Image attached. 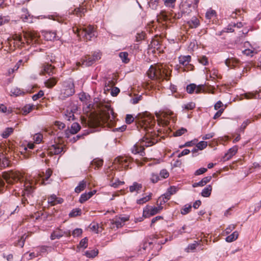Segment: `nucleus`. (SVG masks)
I'll list each match as a JSON object with an SVG mask.
<instances>
[{
    "instance_id": "nucleus-1",
    "label": "nucleus",
    "mask_w": 261,
    "mask_h": 261,
    "mask_svg": "<svg viewBox=\"0 0 261 261\" xmlns=\"http://www.w3.org/2000/svg\"><path fill=\"white\" fill-rule=\"evenodd\" d=\"M154 142L147 136L141 139L138 142L135 144L132 149V151L134 154H139L141 156L145 155L144 151L145 147H149L154 144Z\"/></svg>"
},
{
    "instance_id": "nucleus-2",
    "label": "nucleus",
    "mask_w": 261,
    "mask_h": 261,
    "mask_svg": "<svg viewBox=\"0 0 261 261\" xmlns=\"http://www.w3.org/2000/svg\"><path fill=\"white\" fill-rule=\"evenodd\" d=\"M171 71H168L166 69L162 70L159 68H157L153 65H151L147 71L148 76L151 80L164 79L168 80Z\"/></svg>"
},
{
    "instance_id": "nucleus-3",
    "label": "nucleus",
    "mask_w": 261,
    "mask_h": 261,
    "mask_svg": "<svg viewBox=\"0 0 261 261\" xmlns=\"http://www.w3.org/2000/svg\"><path fill=\"white\" fill-rule=\"evenodd\" d=\"M167 241L166 239L164 241H159L158 243L144 242L141 243L137 248V253L142 254L147 251L150 252V250L153 248H155L158 251L161 248V245L164 244Z\"/></svg>"
},
{
    "instance_id": "nucleus-4",
    "label": "nucleus",
    "mask_w": 261,
    "mask_h": 261,
    "mask_svg": "<svg viewBox=\"0 0 261 261\" xmlns=\"http://www.w3.org/2000/svg\"><path fill=\"white\" fill-rule=\"evenodd\" d=\"M101 55V53L99 51H95L92 56H88L82 59L80 61L77 62L76 65L78 66H90L96 61L100 59Z\"/></svg>"
},
{
    "instance_id": "nucleus-5",
    "label": "nucleus",
    "mask_w": 261,
    "mask_h": 261,
    "mask_svg": "<svg viewBox=\"0 0 261 261\" xmlns=\"http://www.w3.org/2000/svg\"><path fill=\"white\" fill-rule=\"evenodd\" d=\"M75 92L73 80L69 78L64 81L61 89V94L64 97H68L72 95Z\"/></svg>"
},
{
    "instance_id": "nucleus-6",
    "label": "nucleus",
    "mask_w": 261,
    "mask_h": 261,
    "mask_svg": "<svg viewBox=\"0 0 261 261\" xmlns=\"http://www.w3.org/2000/svg\"><path fill=\"white\" fill-rule=\"evenodd\" d=\"M77 35L79 37L82 36L86 40H91L93 37H96V32L94 28L89 25L87 28L77 29Z\"/></svg>"
},
{
    "instance_id": "nucleus-7",
    "label": "nucleus",
    "mask_w": 261,
    "mask_h": 261,
    "mask_svg": "<svg viewBox=\"0 0 261 261\" xmlns=\"http://www.w3.org/2000/svg\"><path fill=\"white\" fill-rule=\"evenodd\" d=\"M3 178L8 184L12 185L15 182L21 180V175L19 172L10 171L4 172L3 173Z\"/></svg>"
},
{
    "instance_id": "nucleus-8",
    "label": "nucleus",
    "mask_w": 261,
    "mask_h": 261,
    "mask_svg": "<svg viewBox=\"0 0 261 261\" xmlns=\"http://www.w3.org/2000/svg\"><path fill=\"white\" fill-rule=\"evenodd\" d=\"M162 209L163 207L161 205L157 207L146 205L143 209V216L147 218L151 216H153L159 213Z\"/></svg>"
},
{
    "instance_id": "nucleus-9",
    "label": "nucleus",
    "mask_w": 261,
    "mask_h": 261,
    "mask_svg": "<svg viewBox=\"0 0 261 261\" xmlns=\"http://www.w3.org/2000/svg\"><path fill=\"white\" fill-rule=\"evenodd\" d=\"M142 121L145 125L148 126L153 125L155 123L154 117L150 113L145 112L144 113L140 115Z\"/></svg>"
},
{
    "instance_id": "nucleus-10",
    "label": "nucleus",
    "mask_w": 261,
    "mask_h": 261,
    "mask_svg": "<svg viewBox=\"0 0 261 261\" xmlns=\"http://www.w3.org/2000/svg\"><path fill=\"white\" fill-rule=\"evenodd\" d=\"M102 119L105 121H112L115 118L114 112L113 109L108 106L106 108V110L101 112Z\"/></svg>"
},
{
    "instance_id": "nucleus-11",
    "label": "nucleus",
    "mask_w": 261,
    "mask_h": 261,
    "mask_svg": "<svg viewBox=\"0 0 261 261\" xmlns=\"http://www.w3.org/2000/svg\"><path fill=\"white\" fill-rule=\"evenodd\" d=\"M129 217L128 216L124 217L116 216L113 220L112 224L114 225L117 228H121L124 225L125 222L129 220Z\"/></svg>"
},
{
    "instance_id": "nucleus-12",
    "label": "nucleus",
    "mask_w": 261,
    "mask_h": 261,
    "mask_svg": "<svg viewBox=\"0 0 261 261\" xmlns=\"http://www.w3.org/2000/svg\"><path fill=\"white\" fill-rule=\"evenodd\" d=\"M44 38L47 41H55L60 39V37L59 36L55 31H46L43 32Z\"/></svg>"
},
{
    "instance_id": "nucleus-13",
    "label": "nucleus",
    "mask_w": 261,
    "mask_h": 261,
    "mask_svg": "<svg viewBox=\"0 0 261 261\" xmlns=\"http://www.w3.org/2000/svg\"><path fill=\"white\" fill-rule=\"evenodd\" d=\"M41 72L43 75L46 74L51 76L55 73V68L51 64H45L43 65Z\"/></svg>"
},
{
    "instance_id": "nucleus-14",
    "label": "nucleus",
    "mask_w": 261,
    "mask_h": 261,
    "mask_svg": "<svg viewBox=\"0 0 261 261\" xmlns=\"http://www.w3.org/2000/svg\"><path fill=\"white\" fill-rule=\"evenodd\" d=\"M21 19L23 21L29 23L33 22V16L29 13L27 8H22L21 9Z\"/></svg>"
},
{
    "instance_id": "nucleus-15",
    "label": "nucleus",
    "mask_w": 261,
    "mask_h": 261,
    "mask_svg": "<svg viewBox=\"0 0 261 261\" xmlns=\"http://www.w3.org/2000/svg\"><path fill=\"white\" fill-rule=\"evenodd\" d=\"M53 248L51 246L42 245L37 247L35 251L37 252L39 256H42L51 252Z\"/></svg>"
},
{
    "instance_id": "nucleus-16",
    "label": "nucleus",
    "mask_w": 261,
    "mask_h": 261,
    "mask_svg": "<svg viewBox=\"0 0 261 261\" xmlns=\"http://www.w3.org/2000/svg\"><path fill=\"white\" fill-rule=\"evenodd\" d=\"M87 10L84 7H78L74 9V10H69L66 13L68 15H76L77 17H82L86 12Z\"/></svg>"
},
{
    "instance_id": "nucleus-17",
    "label": "nucleus",
    "mask_w": 261,
    "mask_h": 261,
    "mask_svg": "<svg viewBox=\"0 0 261 261\" xmlns=\"http://www.w3.org/2000/svg\"><path fill=\"white\" fill-rule=\"evenodd\" d=\"M23 195L27 196L31 195L35 189L32 182H25L23 185Z\"/></svg>"
},
{
    "instance_id": "nucleus-18",
    "label": "nucleus",
    "mask_w": 261,
    "mask_h": 261,
    "mask_svg": "<svg viewBox=\"0 0 261 261\" xmlns=\"http://www.w3.org/2000/svg\"><path fill=\"white\" fill-rule=\"evenodd\" d=\"M65 234V232L61 230L59 227L57 228L50 234V238L51 240L56 239H59Z\"/></svg>"
},
{
    "instance_id": "nucleus-19",
    "label": "nucleus",
    "mask_w": 261,
    "mask_h": 261,
    "mask_svg": "<svg viewBox=\"0 0 261 261\" xmlns=\"http://www.w3.org/2000/svg\"><path fill=\"white\" fill-rule=\"evenodd\" d=\"M203 87V85H199L196 87V85L194 84H190L187 86V92L189 94H192L195 90L196 93H199L201 89Z\"/></svg>"
},
{
    "instance_id": "nucleus-20",
    "label": "nucleus",
    "mask_w": 261,
    "mask_h": 261,
    "mask_svg": "<svg viewBox=\"0 0 261 261\" xmlns=\"http://www.w3.org/2000/svg\"><path fill=\"white\" fill-rule=\"evenodd\" d=\"M48 150L50 154L58 155L63 151V149L59 145L54 144L49 147Z\"/></svg>"
},
{
    "instance_id": "nucleus-21",
    "label": "nucleus",
    "mask_w": 261,
    "mask_h": 261,
    "mask_svg": "<svg viewBox=\"0 0 261 261\" xmlns=\"http://www.w3.org/2000/svg\"><path fill=\"white\" fill-rule=\"evenodd\" d=\"M187 23L191 28H196L200 25L199 19L195 16H193L191 19L187 21Z\"/></svg>"
},
{
    "instance_id": "nucleus-22",
    "label": "nucleus",
    "mask_w": 261,
    "mask_h": 261,
    "mask_svg": "<svg viewBox=\"0 0 261 261\" xmlns=\"http://www.w3.org/2000/svg\"><path fill=\"white\" fill-rule=\"evenodd\" d=\"M142 188V184L136 181L134 182L132 185L129 186V190L131 193L136 192L137 193H139Z\"/></svg>"
},
{
    "instance_id": "nucleus-23",
    "label": "nucleus",
    "mask_w": 261,
    "mask_h": 261,
    "mask_svg": "<svg viewBox=\"0 0 261 261\" xmlns=\"http://www.w3.org/2000/svg\"><path fill=\"white\" fill-rule=\"evenodd\" d=\"M245 97L247 99H261V91H255L254 92L246 93Z\"/></svg>"
},
{
    "instance_id": "nucleus-24",
    "label": "nucleus",
    "mask_w": 261,
    "mask_h": 261,
    "mask_svg": "<svg viewBox=\"0 0 261 261\" xmlns=\"http://www.w3.org/2000/svg\"><path fill=\"white\" fill-rule=\"evenodd\" d=\"M10 161L3 153H0V166L3 168L9 167Z\"/></svg>"
},
{
    "instance_id": "nucleus-25",
    "label": "nucleus",
    "mask_w": 261,
    "mask_h": 261,
    "mask_svg": "<svg viewBox=\"0 0 261 261\" xmlns=\"http://www.w3.org/2000/svg\"><path fill=\"white\" fill-rule=\"evenodd\" d=\"M191 57L189 55L180 56L178 58L179 62L183 66H187L191 61Z\"/></svg>"
},
{
    "instance_id": "nucleus-26",
    "label": "nucleus",
    "mask_w": 261,
    "mask_h": 261,
    "mask_svg": "<svg viewBox=\"0 0 261 261\" xmlns=\"http://www.w3.org/2000/svg\"><path fill=\"white\" fill-rule=\"evenodd\" d=\"M27 237V236H26L25 234H23L21 237H18L17 240L13 243L14 245L22 248L24 246Z\"/></svg>"
},
{
    "instance_id": "nucleus-27",
    "label": "nucleus",
    "mask_w": 261,
    "mask_h": 261,
    "mask_svg": "<svg viewBox=\"0 0 261 261\" xmlns=\"http://www.w3.org/2000/svg\"><path fill=\"white\" fill-rule=\"evenodd\" d=\"M212 191V187L211 185L206 186L201 191V196L203 197H208Z\"/></svg>"
},
{
    "instance_id": "nucleus-28",
    "label": "nucleus",
    "mask_w": 261,
    "mask_h": 261,
    "mask_svg": "<svg viewBox=\"0 0 261 261\" xmlns=\"http://www.w3.org/2000/svg\"><path fill=\"white\" fill-rule=\"evenodd\" d=\"M238 149V147L237 145L233 146L232 147L229 149L227 152L225 153V156H226L227 159H229L232 156L236 154L237 152Z\"/></svg>"
},
{
    "instance_id": "nucleus-29",
    "label": "nucleus",
    "mask_w": 261,
    "mask_h": 261,
    "mask_svg": "<svg viewBox=\"0 0 261 261\" xmlns=\"http://www.w3.org/2000/svg\"><path fill=\"white\" fill-rule=\"evenodd\" d=\"M98 254V250L97 249H94L91 250H87L85 252L84 255L88 258H94Z\"/></svg>"
},
{
    "instance_id": "nucleus-30",
    "label": "nucleus",
    "mask_w": 261,
    "mask_h": 261,
    "mask_svg": "<svg viewBox=\"0 0 261 261\" xmlns=\"http://www.w3.org/2000/svg\"><path fill=\"white\" fill-rule=\"evenodd\" d=\"M86 187V182L83 180L81 181L78 185L75 188L74 191L75 193H79L83 191Z\"/></svg>"
},
{
    "instance_id": "nucleus-31",
    "label": "nucleus",
    "mask_w": 261,
    "mask_h": 261,
    "mask_svg": "<svg viewBox=\"0 0 261 261\" xmlns=\"http://www.w3.org/2000/svg\"><path fill=\"white\" fill-rule=\"evenodd\" d=\"M103 163V161L102 159H95L91 162V165L92 167H94L95 169L96 168H99L102 166Z\"/></svg>"
},
{
    "instance_id": "nucleus-32",
    "label": "nucleus",
    "mask_w": 261,
    "mask_h": 261,
    "mask_svg": "<svg viewBox=\"0 0 261 261\" xmlns=\"http://www.w3.org/2000/svg\"><path fill=\"white\" fill-rule=\"evenodd\" d=\"M238 236H239L238 232L237 231H235L231 234L225 238V241L227 242H229V243L232 242L237 239V238H238Z\"/></svg>"
},
{
    "instance_id": "nucleus-33",
    "label": "nucleus",
    "mask_w": 261,
    "mask_h": 261,
    "mask_svg": "<svg viewBox=\"0 0 261 261\" xmlns=\"http://www.w3.org/2000/svg\"><path fill=\"white\" fill-rule=\"evenodd\" d=\"M57 80L54 77H50L44 82L45 85L47 88H52L57 84Z\"/></svg>"
},
{
    "instance_id": "nucleus-34",
    "label": "nucleus",
    "mask_w": 261,
    "mask_h": 261,
    "mask_svg": "<svg viewBox=\"0 0 261 261\" xmlns=\"http://www.w3.org/2000/svg\"><path fill=\"white\" fill-rule=\"evenodd\" d=\"M152 193H149L148 195L143 197L137 200V203L138 204H143L148 201L151 198Z\"/></svg>"
},
{
    "instance_id": "nucleus-35",
    "label": "nucleus",
    "mask_w": 261,
    "mask_h": 261,
    "mask_svg": "<svg viewBox=\"0 0 261 261\" xmlns=\"http://www.w3.org/2000/svg\"><path fill=\"white\" fill-rule=\"evenodd\" d=\"M11 96H18L19 95H21L22 94H23L24 93V92L21 90L20 89L15 87L13 88L11 90Z\"/></svg>"
},
{
    "instance_id": "nucleus-36",
    "label": "nucleus",
    "mask_w": 261,
    "mask_h": 261,
    "mask_svg": "<svg viewBox=\"0 0 261 261\" xmlns=\"http://www.w3.org/2000/svg\"><path fill=\"white\" fill-rule=\"evenodd\" d=\"M81 129V126L79 123L74 122L71 126L70 133L72 134H76Z\"/></svg>"
},
{
    "instance_id": "nucleus-37",
    "label": "nucleus",
    "mask_w": 261,
    "mask_h": 261,
    "mask_svg": "<svg viewBox=\"0 0 261 261\" xmlns=\"http://www.w3.org/2000/svg\"><path fill=\"white\" fill-rule=\"evenodd\" d=\"M128 54L127 52H121L119 54V57L122 60V62L124 63H127L129 61V59L128 58Z\"/></svg>"
},
{
    "instance_id": "nucleus-38",
    "label": "nucleus",
    "mask_w": 261,
    "mask_h": 261,
    "mask_svg": "<svg viewBox=\"0 0 261 261\" xmlns=\"http://www.w3.org/2000/svg\"><path fill=\"white\" fill-rule=\"evenodd\" d=\"M12 127H7L2 133V136L3 138H7L13 132Z\"/></svg>"
},
{
    "instance_id": "nucleus-39",
    "label": "nucleus",
    "mask_w": 261,
    "mask_h": 261,
    "mask_svg": "<svg viewBox=\"0 0 261 261\" xmlns=\"http://www.w3.org/2000/svg\"><path fill=\"white\" fill-rule=\"evenodd\" d=\"M88 239L87 237L83 238L80 242L77 247L80 248H83V249L87 248L88 247Z\"/></svg>"
},
{
    "instance_id": "nucleus-40",
    "label": "nucleus",
    "mask_w": 261,
    "mask_h": 261,
    "mask_svg": "<svg viewBox=\"0 0 261 261\" xmlns=\"http://www.w3.org/2000/svg\"><path fill=\"white\" fill-rule=\"evenodd\" d=\"M191 204H187L184 206V207L181 210L180 212L182 215H186L188 214L191 210Z\"/></svg>"
},
{
    "instance_id": "nucleus-41",
    "label": "nucleus",
    "mask_w": 261,
    "mask_h": 261,
    "mask_svg": "<svg viewBox=\"0 0 261 261\" xmlns=\"http://www.w3.org/2000/svg\"><path fill=\"white\" fill-rule=\"evenodd\" d=\"M198 245L199 244L198 242L194 241L193 243L189 244L186 250H187V252H193L198 246Z\"/></svg>"
},
{
    "instance_id": "nucleus-42",
    "label": "nucleus",
    "mask_w": 261,
    "mask_h": 261,
    "mask_svg": "<svg viewBox=\"0 0 261 261\" xmlns=\"http://www.w3.org/2000/svg\"><path fill=\"white\" fill-rule=\"evenodd\" d=\"M64 118L68 121L73 120L74 119V115L73 112L72 111L70 112L67 111L64 115Z\"/></svg>"
},
{
    "instance_id": "nucleus-43",
    "label": "nucleus",
    "mask_w": 261,
    "mask_h": 261,
    "mask_svg": "<svg viewBox=\"0 0 261 261\" xmlns=\"http://www.w3.org/2000/svg\"><path fill=\"white\" fill-rule=\"evenodd\" d=\"M195 107V104L193 102H189L182 106V108L187 110H193Z\"/></svg>"
},
{
    "instance_id": "nucleus-44",
    "label": "nucleus",
    "mask_w": 261,
    "mask_h": 261,
    "mask_svg": "<svg viewBox=\"0 0 261 261\" xmlns=\"http://www.w3.org/2000/svg\"><path fill=\"white\" fill-rule=\"evenodd\" d=\"M56 195L55 194H52L50 195L47 200V203L50 206H54L56 205Z\"/></svg>"
},
{
    "instance_id": "nucleus-45",
    "label": "nucleus",
    "mask_w": 261,
    "mask_h": 261,
    "mask_svg": "<svg viewBox=\"0 0 261 261\" xmlns=\"http://www.w3.org/2000/svg\"><path fill=\"white\" fill-rule=\"evenodd\" d=\"M81 214V210L80 208H75L73 209L69 214V216L70 217H74L79 215H80Z\"/></svg>"
},
{
    "instance_id": "nucleus-46",
    "label": "nucleus",
    "mask_w": 261,
    "mask_h": 261,
    "mask_svg": "<svg viewBox=\"0 0 261 261\" xmlns=\"http://www.w3.org/2000/svg\"><path fill=\"white\" fill-rule=\"evenodd\" d=\"M43 139V135L41 133H36L34 136V140L36 144L41 142Z\"/></svg>"
},
{
    "instance_id": "nucleus-47",
    "label": "nucleus",
    "mask_w": 261,
    "mask_h": 261,
    "mask_svg": "<svg viewBox=\"0 0 261 261\" xmlns=\"http://www.w3.org/2000/svg\"><path fill=\"white\" fill-rule=\"evenodd\" d=\"M10 20L9 16H3L0 15V26L8 23Z\"/></svg>"
},
{
    "instance_id": "nucleus-48",
    "label": "nucleus",
    "mask_w": 261,
    "mask_h": 261,
    "mask_svg": "<svg viewBox=\"0 0 261 261\" xmlns=\"http://www.w3.org/2000/svg\"><path fill=\"white\" fill-rule=\"evenodd\" d=\"M207 146V142L204 141H201L198 142L196 147H197L200 150H202L206 147Z\"/></svg>"
},
{
    "instance_id": "nucleus-49",
    "label": "nucleus",
    "mask_w": 261,
    "mask_h": 261,
    "mask_svg": "<svg viewBox=\"0 0 261 261\" xmlns=\"http://www.w3.org/2000/svg\"><path fill=\"white\" fill-rule=\"evenodd\" d=\"M160 180V175H159L157 173H152L151 174L150 181L152 183H153V184L156 183Z\"/></svg>"
},
{
    "instance_id": "nucleus-50",
    "label": "nucleus",
    "mask_w": 261,
    "mask_h": 261,
    "mask_svg": "<svg viewBox=\"0 0 261 261\" xmlns=\"http://www.w3.org/2000/svg\"><path fill=\"white\" fill-rule=\"evenodd\" d=\"M216 13L215 10L210 9L206 12L205 14V17L207 19H211L216 16Z\"/></svg>"
},
{
    "instance_id": "nucleus-51",
    "label": "nucleus",
    "mask_w": 261,
    "mask_h": 261,
    "mask_svg": "<svg viewBox=\"0 0 261 261\" xmlns=\"http://www.w3.org/2000/svg\"><path fill=\"white\" fill-rule=\"evenodd\" d=\"M187 132L186 128L184 127H181L178 129H177L175 132L174 133V136L175 137H179L182 135L184 134L186 132Z\"/></svg>"
},
{
    "instance_id": "nucleus-52",
    "label": "nucleus",
    "mask_w": 261,
    "mask_h": 261,
    "mask_svg": "<svg viewBox=\"0 0 261 261\" xmlns=\"http://www.w3.org/2000/svg\"><path fill=\"white\" fill-rule=\"evenodd\" d=\"M179 190V188L174 186H172L169 187L167 191L169 193V194H171V195L175 194Z\"/></svg>"
},
{
    "instance_id": "nucleus-53",
    "label": "nucleus",
    "mask_w": 261,
    "mask_h": 261,
    "mask_svg": "<svg viewBox=\"0 0 261 261\" xmlns=\"http://www.w3.org/2000/svg\"><path fill=\"white\" fill-rule=\"evenodd\" d=\"M199 62L203 65L206 66L208 64V59L206 56H201L198 58Z\"/></svg>"
},
{
    "instance_id": "nucleus-54",
    "label": "nucleus",
    "mask_w": 261,
    "mask_h": 261,
    "mask_svg": "<svg viewBox=\"0 0 261 261\" xmlns=\"http://www.w3.org/2000/svg\"><path fill=\"white\" fill-rule=\"evenodd\" d=\"M159 0H150L148 2L149 7L152 9H156L158 7Z\"/></svg>"
},
{
    "instance_id": "nucleus-55",
    "label": "nucleus",
    "mask_w": 261,
    "mask_h": 261,
    "mask_svg": "<svg viewBox=\"0 0 261 261\" xmlns=\"http://www.w3.org/2000/svg\"><path fill=\"white\" fill-rule=\"evenodd\" d=\"M155 115L156 117L158 119L159 121H162V117L165 118L168 114L167 112H164L162 114H160V112H155Z\"/></svg>"
},
{
    "instance_id": "nucleus-56",
    "label": "nucleus",
    "mask_w": 261,
    "mask_h": 261,
    "mask_svg": "<svg viewBox=\"0 0 261 261\" xmlns=\"http://www.w3.org/2000/svg\"><path fill=\"white\" fill-rule=\"evenodd\" d=\"M169 175V172L166 169H162L160 172V177L162 178H167Z\"/></svg>"
},
{
    "instance_id": "nucleus-57",
    "label": "nucleus",
    "mask_w": 261,
    "mask_h": 261,
    "mask_svg": "<svg viewBox=\"0 0 261 261\" xmlns=\"http://www.w3.org/2000/svg\"><path fill=\"white\" fill-rule=\"evenodd\" d=\"M171 196V195L169 194V193L166 191V193L161 196L163 198V203H165L167 202L170 199Z\"/></svg>"
},
{
    "instance_id": "nucleus-58",
    "label": "nucleus",
    "mask_w": 261,
    "mask_h": 261,
    "mask_svg": "<svg viewBox=\"0 0 261 261\" xmlns=\"http://www.w3.org/2000/svg\"><path fill=\"white\" fill-rule=\"evenodd\" d=\"M89 198L88 197V194L87 193H85L82 194L79 199V202L81 203L85 202L86 201L88 200Z\"/></svg>"
},
{
    "instance_id": "nucleus-59",
    "label": "nucleus",
    "mask_w": 261,
    "mask_h": 261,
    "mask_svg": "<svg viewBox=\"0 0 261 261\" xmlns=\"http://www.w3.org/2000/svg\"><path fill=\"white\" fill-rule=\"evenodd\" d=\"M83 232L81 228H75L72 231V236L73 237H78L80 236Z\"/></svg>"
},
{
    "instance_id": "nucleus-60",
    "label": "nucleus",
    "mask_w": 261,
    "mask_h": 261,
    "mask_svg": "<svg viewBox=\"0 0 261 261\" xmlns=\"http://www.w3.org/2000/svg\"><path fill=\"white\" fill-rule=\"evenodd\" d=\"M44 95V92L42 90H40L37 94H34L32 96L33 100H37Z\"/></svg>"
},
{
    "instance_id": "nucleus-61",
    "label": "nucleus",
    "mask_w": 261,
    "mask_h": 261,
    "mask_svg": "<svg viewBox=\"0 0 261 261\" xmlns=\"http://www.w3.org/2000/svg\"><path fill=\"white\" fill-rule=\"evenodd\" d=\"M134 120V118L132 115L127 114L125 118V122L127 124L132 123Z\"/></svg>"
},
{
    "instance_id": "nucleus-62",
    "label": "nucleus",
    "mask_w": 261,
    "mask_h": 261,
    "mask_svg": "<svg viewBox=\"0 0 261 261\" xmlns=\"http://www.w3.org/2000/svg\"><path fill=\"white\" fill-rule=\"evenodd\" d=\"M32 110V106H25L22 109L23 114L24 115H27Z\"/></svg>"
},
{
    "instance_id": "nucleus-63",
    "label": "nucleus",
    "mask_w": 261,
    "mask_h": 261,
    "mask_svg": "<svg viewBox=\"0 0 261 261\" xmlns=\"http://www.w3.org/2000/svg\"><path fill=\"white\" fill-rule=\"evenodd\" d=\"M225 63L229 68H233L234 67L233 59H227L225 60Z\"/></svg>"
},
{
    "instance_id": "nucleus-64",
    "label": "nucleus",
    "mask_w": 261,
    "mask_h": 261,
    "mask_svg": "<svg viewBox=\"0 0 261 261\" xmlns=\"http://www.w3.org/2000/svg\"><path fill=\"white\" fill-rule=\"evenodd\" d=\"M206 171H207V168H200L195 171L194 174H195V175H201V174L205 173Z\"/></svg>"
}]
</instances>
